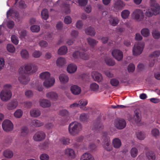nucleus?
I'll return each instance as SVG.
<instances>
[{
  "mask_svg": "<svg viewBox=\"0 0 160 160\" xmlns=\"http://www.w3.org/2000/svg\"><path fill=\"white\" fill-rule=\"evenodd\" d=\"M65 155L71 159H74L76 156V154L74 150L71 148L66 149L64 151Z\"/></svg>",
  "mask_w": 160,
  "mask_h": 160,
  "instance_id": "f8f14e48",
  "label": "nucleus"
},
{
  "mask_svg": "<svg viewBox=\"0 0 160 160\" xmlns=\"http://www.w3.org/2000/svg\"><path fill=\"white\" fill-rule=\"evenodd\" d=\"M20 35V38L21 39L24 38L26 35V32L25 30H22L19 31Z\"/></svg>",
  "mask_w": 160,
  "mask_h": 160,
  "instance_id": "e2e57ef3",
  "label": "nucleus"
},
{
  "mask_svg": "<svg viewBox=\"0 0 160 160\" xmlns=\"http://www.w3.org/2000/svg\"><path fill=\"white\" fill-rule=\"evenodd\" d=\"M102 145L105 149L108 151H111L112 150V148L111 145L110 140L108 136V134L104 133L102 137Z\"/></svg>",
  "mask_w": 160,
  "mask_h": 160,
  "instance_id": "7ed1b4c3",
  "label": "nucleus"
},
{
  "mask_svg": "<svg viewBox=\"0 0 160 160\" xmlns=\"http://www.w3.org/2000/svg\"><path fill=\"white\" fill-rule=\"evenodd\" d=\"M56 63L58 66L62 67L66 63L65 59L63 58L59 57L57 60Z\"/></svg>",
  "mask_w": 160,
  "mask_h": 160,
  "instance_id": "c85d7f7f",
  "label": "nucleus"
},
{
  "mask_svg": "<svg viewBox=\"0 0 160 160\" xmlns=\"http://www.w3.org/2000/svg\"><path fill=\"white\" fill-rule=\"evenodd\" d=\"M122 144L120 140L118 138L113 139L112 141V145L113 147L116 148H119Z\"/></svg>",
  "mask_w": 160,
  "mask_h": 160,
  "instance_id": "4be33fe9",
  "label": "nucleus"
},
{
  "mask_svg": "<svg viewBox=\"0 0 160 160\" xmlns=\"http://www.w3.org/2000/svg\"><path fill=\"white\" fill-rule=\"evenodd\" d=\"M2 126L3 129L6 132L12 130L13 125L12 122L9 120H5L2 123Z\"/></svg>",
  "mask_w": 160,
  "mask_h": 160,
  "instance_id": "1a4fd4ad",
  "label": "nucleus"
},
{
  "mask_svg": "<svg viewBox=\"0 0 160 160\" xmlns=\"http://www.w3.org/2000/svg\"><path fill=\"white\" fill-rule=\"evenodd\" d=\"M130 12L128 10L126 9L123 10L121 13L122 18L124 19L128 18L130 15Z\"/></svg>",
  "mask_w": 160,
  "mask_h": 160,
  "instance_id": "c9c22d12",
  "label": "nucleus"
},
{
  "mask_svg": "<svg viewBox=\"0 0 160 160\" xmlns=\"http://www.w3.org/2000/svg\"><path fill=\"white\" fill-rule=\"evenodd\" d=\"M146 156L149 160H155L156 158L155 155L152 151H149L146 152Z\"/></svg>",
  "mask_w": 160,
  "mask_h": 160,
  "instance_id": "5701e85b",
  "label": "nucleus"
},
{
  "mask_svg": "<svg viewBox=\"0 0 160 160\" xmlns=\"http://www.w3.org/2000/svg\"><path fill=\"white\" fill-rule=\"evenodd\" d=\"M126 124V122L124 120L121 119L115 122V125L118 128L122 129L125 127Z\"/></svg>",
  "mask_w": 160,
  "mask_h": 160,
  "instance_id": "2eb2a0df",
  "label": "nucleus"
},
{
  "mask_svg": "<svg viewBox=\"0 0 160 160\" xmlns=\"http://www.w3.org/2000/svg\"><path fill=\"white\" fill-rule=\"evenodd\" d=\"M73 57L75 58L80 57L85 60H87L89 58L88 55L84 52H82V51H76L74 52L73 54Z\"/></svg>",
  "mask_w": 160,
  "mask_h": 160,
  "instance_id": "9b49d317",
  "label": "nucleus"
},
{
  "mask_svg": "<svg viewBox=\"0 0 160 160\" xmlns=\"http://www.w3.org/2000/svg\"><path fill=\"white\" fill-rule=\"evenodd\" d=\"M4 156L7 158H10L13 156V153L12 150L9 149L5 150L3 152Z\"/></svg>",
  "mask_w": 160,
  "mask_h": 160,
  "instance_id": "7c9ffc66",
  "label": "nucleus"
},
{
  "mask_svg": "<svg viewBox=\"0 0 160 160\" xmlns=\"http://www.w3.org/2000/svg\"><path fill=\"white\" fill-rule=\"evenodd\" d=\"M111 85L114 87H117L119 83V81L116 78H112L110 80Z\"/></svg>",
  "mask_w": 160,
  "mask_h": 160,
  "instance_id": "09e8293b",
  "label": "nucleus"
},
{
  "mask_svg": "<svg viewBox=\"0 0 160 160\" xmlns=\"http://www.w3.org/2000/svg\"><path fill=\"white\" fill-rule=\"evenodd\" d=\"M46 97L52 100H57L58 98V95L57 94L53 92H51L47 93L46 94Z\"/></svg>",
  "mask_w": 160,
  "mask_h": 160,
  "instance_id": "a211bd4d",
  "label": "nucleus"
},
{
  "mask_svg": "<svg viewBox=\"0 0 160 160\" xmlns=\"http://www.w3.org/2000/svg\"><path fill=\"white\" fill-rule=\"evenodd\" d=\"M105 62L106 64L109 66H113L115 64L114 61L110 58H107L105 60Z\"/></svg>",
  "mask_w": 160,
  "mask_h": 160,
  "instance_id": "de8ad7c7",
  "label": "nucleus"
},
{
  "mask_svg": "<svg viewBox=\"0 0 160 160\" xmlns=\"http://www.w3.org/2000/svg\"><path fill=\"white\" fill-rule=\"evenodd\" d=\"M136 135L137 138L140 140H143L145 138L144 134L141 132H137Z\"/></svg>",
  "mask_w": 160,
  "mask_h": 160,
  "instance_id": "3c124183",
  "label": "nucleus"
},
{
  "mask_svg": "<svg viewBox=\"0 0 160 160\" xmlns=\"http://www.w3.org/2000/svg\"><path fill=\"white\" fill-rule=\"evenodd\" d=\"M32 124L34 126L39 127L43 125L44 123L39 120H33L32 121Z\"/></svg>",
  "mask_w": 160,
  "mask_h": 160,
  "instance_id": "4c0bfd02",
  "label": "nucleus"
},
{
  "mask_svg": "<svg viewBox=\"0 0 160 160\" xmlns=\"http://www.w3.org/2000/svg\"><path fill=\"white\" fill-rule=\"evenodd\" d=\"M55 82V78L53 77L50 78L45 80L43 82V85L46 88H49L53 86Z\"/></svg>",
  "mask_w": 160,
  "mask_h": 160,
  "instance_id": "4468645a",
  "label": "nucleus"
},
{
  "mask_svg": "<svg viewBox=\"0 0 160 160\" xmlns=\"http://www.w3.org/2000/svg\"><path fill=\"white\" fill-rule=\"evenodd\" d=\"M5 65L4 59L3 58H0V71L4 68Z\"/></svg>",
  "mask_w": 160,
  "mask_h": 160,
  "instance_id": "338daca9",
  "label": "nucleus"
},
{
  "mask_svg": "<svg viewBox=\"0 0 160 160\" xmlns=\"http://www.w3.org/2000/svg\"><path fill=\"white\" fill-rule=\"evenodd\" d=\"M30 113L31 117H37L40 115L41 112L39 110L34 108L30 110Z\"/></svg>",
  "mask_w": 160,
  "mask_h": 160,
  "instance_id": "c756f323",
  "label": "nucleus"
},
{
  "mask_svg": "<svg viewBox=\"0 0 160 160\" xmlns=\"http://www.w3.org/2000/svg\"><path fill=\"white\" fill-rule=\"evenodd\" d=\"M42 17L43 19H47L48 17V11L47 9H44L41 12Z\"/></svg>",
  "mask_w": 160,
  "mask_h": 160,
  "instance_id": "a19ab883",
  "label": "nucleus"
},
{
  "mask_svg": "<svg viewBox=\"0 0 160 160\" xmlns=\"http://www.w3.org/2000/svg\"><path fill=\"white\" fill-rule=\"evenodd\" d=\"M31 31L33 32H38L40 30V28L38 25H33L31 27Z\"/></svg>",
  "mask_w": 160,
  "mask_h": 160,
  "instance_id": "8fccbe9b",
  "label": "nucleus"
},
{
  "mask_svg": "<svg viewBox=\"0 0 160 160\" xmlns=\"http://www.w3.org/2000/svg\"><path fill=\"white\" fill-rule=\"evenodd\" d=\"M39 77L41 79L44 80H47L50 78H52L50 77V73L47 71L43 72L40 74Z\"/></svg>",
  "mask_w": 160,
  "mask_h": 160,
  "instance_id": "bb28decb",
  "label": "nucleus"
},
{
  "mask_svg": "<svg viewBox=\"0 0 160 160\" xmlns=\"http://www.w3.org/2000/svg\"><path fill=\"white\" fill-rule=\"evenodd\" d=\"M72 19L71 17L69 16H66L64 19V22L66 24H69L72 22Z\"/></svg>",
  "mask_w": 160,
  "mask_h": 160,
  "instance_id": "5fc2aeb1",
  "label": "nucleus"
},
{
  "mask_svg": "<svg viewBox=\"0 0 160 160\" xmlns=\"http://www.w3.org/2000/svg\"><path fill=\"white\" fill-rule=\"evenodd\" d=\"M23 111L20 109L17 110L14 113V116L16 118H19L22 115Z\"/></svg>",
  "mask_w": 160,
  "mask_h": 160,
  "instance_id": "ea45409f",
  "label": "nucleus"
},
{
  "mask_svg": "<svg viewBox=\"0 0 160 160\" xmlns=\"http://www.w3.org/2000/svg\"><path fill=\"white\" fill-rule=\"evenodd\" d=\"M152 134L154 137H157L159 135V132L158 129L154 128L152 130Z\"/></svg>",
  "mask_w": 160,
  "mask_h": 160,
  "instance_id": "4d7b16f0",
  "label": "nucleus"
},
{
  "mask_svg": "<svg viewBox=\"0 0 160 160\" xmlns=\"http://www.w3.org/2000/svg\"><path fill=\"white\" fill-rule=\"evenodd\" d=\"M20 54L21 57L23 59H27L29 58V53L26 49L22 50L21 51Z\"/></svg>",
  "mask_w": 160,
  "mask_h": 160,
  "instance_id": "72a5a7b5",
  "label": "nucleus"
},
{
  "mask_svg": "<svg viewBox=\"0 0 160 160\" xmlns=\"http://www.w3.org/2000/svg\"><path fill=\"white\" fill-rule=\"evenodd\" d=\"M135 69V66L134 64L130 63L128 67V69L129 72H133Z\"/></svg>",
  "mask_w": 160,
  "mask_h": 160,
  "instance_id": "680f3d73",
  "label": "nucleus"
},
{
  "mask_svg": "<svg viewBox=\"0 0 160 160\" xmlns=\"http://www.w3.org/2000/svg\"><path fill=\"white\" fill-rule=\"evenodd\" d=\"M125 5V4L121 0H117L115 2L114 7L116 9H119L123 8Z\"/></svg>",
  "mask_w": 160,
  "mask_h": 160,
  "instance_id": "2f4dec72",
  "label": "nucleus"
},
{
  "mask_svg": "<svg viewBox=\"0 0 160 160\" xmlns=\"http://www.w3.org/2000/svg\"><path fill=\"white\" fill-rule=\"evenodd\" d=\"M24 72L29 74H32L36 72L37 70V67L32 64L28 63L24 66Z\"/></svg>",
  "mask_w": 160,
  "mask_h": 160,
  "instance_id": "0eeeda50",
  "label": "nucleus"
},
{
  "mask_svg": "<svg viewBox=\"0 0 160 160\" xmlns=\"http://www.w3.org/2000/svg\"><path fill=\"white\" fill-rule=\"evenodd\" d=\"M80 160H95V159L91 154L89 153L85 152L81 156Z\"/></svg>",
  "mask_w": 160,
  "mask_h": 160,
  "instance_id": "6ab92c4d",
  "label": "nucleus"
},
{
  "mask_svg": "<svg viewBox=\"0 0 160 160\" xmlns=\"http://www.w3.org/2000/svg\"><path fill=\"white\" fill-rule=\"evenodd\" d=\"M152 35L155 39H158L160 37V33L157 31H154L152 32Z\"/></svg>",
  "mask_w": 160,
  "mask_h": 160,
  "instance_id": "bf43d9fd",
  "label": "nucleus"
},
{
  "mask_svg": "<svg viewBox=\"0 0 160 160\" xmlns=\"http://www.w3.org/2000/svg\"><path fill=\"white\" fill-rule=\"evenodd\" d=\"M18 105L17 100H13L8 103L7 105V109L9 110H12L15 109Z\"/></svg>",
  "mask_w": 160,
  "mask_h": 160,
  "instance_id": "ddd939ff",
  "label": "nucleus"
},
{
  "mask_svg": "<svg viewBox=\"0 0 160 160\" xmlns=\"http://www.w3.org/2000/svg\"><path fill=\"white\" fill-rule=\"evenodd\" d=\"M25 95L26 97L29 98L33 95V93L31 90H27L25 92Z\"/></svg>",
  "mask_w": 160,
  "mask_h": 160,
  "instance_id": "69168bd1",
  "label": "nucleus"
},
{
  "mask_svg": "<svg viewBox=\"0 0 160 160\" xmlns=\"http://www.w3.org/2000/svg\"><path fill=\"white\" fill-rule=\"evenodd\" d=\"M70 90L72 93L75 95L79 94L81 91L80 88L76 85H72L71 87Z\"/></svg>",
  "mask_w": 160,
  "mask_h": 160,
  "instance_id": "f3484780",
  "label": "nucleus"
},
{
  "mask_svg": "<svg viewBox=\"0 0 160 160\" xmlns=\"http://www.w3.org/2000/svg\"><path fill=\"white\" fill-rule=\"evenodd\" d=\"M88 119V116L84 113L81 114L79 117V119L82 122L86 121Z\"/></svg>",
  "mask_w": 160,
  "mask_h": 160,
  "instance_id": "864d4df0",
  "label": "nucleus"
},
{
  "mask_svg": "<svg viewBox=\"0 0 160 160\" xmlns=\"http://www.w3.org/2000/svg\"><path fill=\"white\" fill-rule=\"evenodd\" d=\"M87 41L88 44L92 47H94L98 42L95 40L91 38H88Z\"/></svg>",
  "mask_w": 160,
  "mask_h": 160,
  "instance_id": "e433bc0d",
  "label": "nucleus"
},
{
  "mask_svg": "<svg viewBox=\"0 0 160 160\" xmlns=\"http://www.w3.org/2000/svg\"><path fill=\"white\" fill-rule=\"evenodd\" d=\"M59 113L63 117V118H62V119H64L65 118H67L64 121V123H65L67 122L68 120V116L69 115V113L66 110H63L61 111Z\"/></svg>",
  "mask_w": 160,
  "mask_h": 160,
  "instance_id": "a878e982",
  "label": "nucleus"
},
{
  "mask_svg": "<svg viewBox=\"0 0 160 160\" xmlns=\"http://www.w3.org/2000/svg\"><path fill=\"white\" fill-rule=\"evenodd\" d=\"M138 153V150L135 148H132L130 151V154L132 158L136 157Z\"/></svg>",
  "mask_w": 160,
  "mask_h": 160,
  "instance_id": "79ce46f5",
  "label": "nucleus"
},
{
  "mask_svg": "<svg viewBox=\"0 0 160 160\" xmlns=\"http://www.w3.org/2000/svg\"><path fill=\"white\" fill-rule=\"evenodd\" d=\"M0 97L2 101L6 102L11 98L12 93L10 90H3L0 92Z\"/></svg>",
  "mask_w": 160,
  "mask_h": 160,
  "instance_id": "423d86ee",
  "label": "nucleus"
},
{
  "mask_svg": "<svg viewBox=\"0 0 160 160\" xmlns=\"http://www.w3.org/2000/svg\"><path fill=\"white\" fill-rule=\"evenodd\" d=\"M143 43H138L135 44L132 49V54L134 56H137L141 54L144 48Z\"/></svg>",
  "mask_w": 160,
  "mask_h": 160,
  "instance_id": "39448f33",
  "label": "nucleus"
},
{
  "mask_svg": "<svg viewBox=\"0 0 160 160\" xmlns=\"http://www.w3.org/2000/svg\"><path fill=\"white\" fill-rule=\"evenodd\" d=\"M88 102L87 100L82 99L78 102V105L80 108L86 106L88 104Z\"/></svg>",
  "mask_w": 160,
  "mask_h": 160,
  "instance_id": "a18cd8bd",
  "label": "nucleus"
},
{
  "mask_svg": "<svg viewBox=\"0 0 160 160\" xmlns=\"http://www.w3.org/2000/svg\"><path fill=\"white\" fill-rule=\"evenodd\" d=\"M90 89L92 91L100 92L102 90L99 88V85L96 83H91L90 85Z\"/></svg>",
  "mask_w": 160,
  "mask_h": 160,
  "instance_id": "aec40b11",
  "label": "nucleus"
},
{
  "mask_svg": "<svg viewBox=\"0 0 160 160\" xmlns=\"http://www.w3.org/2000/svg\"><path fill=\"white\" fill-rule=\"evenodd\" d=\"M61 141L64 144L68 145L70 143V139L68 138H62Z\"/></svg>",
  "mask_w": 160,
  "mask_h": 160,
  "instance_id": "052dcab7",
  "label": "nucleus"
},
{
  "mask_svg": "<svg viewBox=\"0 0 160 160\" xmlns=\"http://www.w3.org/2000/svg\"><path fill=\"white\" fill-rule=\"evenodd\" d=\"M160 12V6L157 3H154L153 5H151L150 8L147 9L145 14L146 17H150L153 15H156Z\"/></svg>",
  "mask_w": 160,
  "mask_h": 160,
  "instance_id": "f03ea898",
  "label": "nucleus"
},
{
  "mask_svg": "<svg viewBox=\"0 0 160 160\" xmlns=\"http://www.w3.org/2000/svg\"><path fill=\"white\" fill-rule=\"evenodd\" d=\"M77 68V67L75 65L71 64L68 65L67 71L69 73H73L76 71Z\"/></svg>",
  "mask_w": 160,
  "mask_h": 160,
  "instance_id": "cd10ccee",
  "label": "nucleus"
},
{
  "mask_svg": "<svg viewBox=\"0 0 160 160\" xmlns=\"http://www.w3.org/2000/svg\"><path fill=\"white\" fill-rule=\"evenodd\" d=\"M11 41L15 45H17L18 43L19 40L18 37L15 35H12L11 38Z\"/></svg>",
  "mask_w": 160,
  "mask_h": 160,
  "instance_id": "603ef678",
  "label": "nucleus"
},
{
  "mask_svg": "<svg viewBox=\"0 0 160 160\" xmlns=\"http://www.w3.org/2000/svg\"><path fill=\"white\" fill-rule=\"evenodd\" d=\"M109 21L110 24L115 26L118 23L119 20L117 17L110 16L109 18Z\"/></svg>",
  "mask_w": 160,
  "mask_h": 160,
  "instance_id": "412c9836",
  "label": "nucleus"
},
{
  "mask_svg": "<svg viewBox=\"0 0 160 160\" xmlns=\"http://www.w3.org/2000/svg\"><path fill=\"white\" fill-rule=\"evenodd\" d=\"M142 35L144 37H147L149 36L150 33L149 29L147 28L142 29L141 31Z\"/></svg>",
  "mask_w": 160,
  "mask_h": 160,
  "instance_id": "c03bdc74",
  "label": "nucleus"
},
{
  "mask_svg": "<svg viewBox=\"0 0 160 160\" xmlns=\"http://www.w3.org/2000/svg\"><path fill=\"white\" fill-rule=\"evenodd\" d=\"M21 135L25 136L26 135L28 132V130L26 127H22L20 130Z\"/></svg>",
  "mask_w": 160,
  "mask_h": 160,
  "instance_id": "49530a36",
  "label": "nucleus"
},
{
  "mask_svg": "<svg viewBox=\"0 0 160 160\" xmlns=\"http://www.w3.org/2000/svg\"><path fill=\"white\" fill-rule=\"evenodd\" d=\"M92 76L94 80L100 82L102 80V75L98 72L94 71L92 73Z\"/></svg>",
  "mask_w": 160,
  "mask_h": 160,
  "instance_id": "dca6fc26",
  "label": "nucleus"
},
{
  "mask_svg": "<svg viewBox=\"0 0 160 160\" xmlns=\"http://www.w3.org/2000/svg\"><path fill=\"white\" fill-rule=\"evenodd\" d=\"M7 50L10 52L13 53L15 51V48L11 44H8L7 46Z\"/></svg>",
  "mask_w": 160,
  "mask_h": 160,
  "instance_id": "37998d69",
  "label": "nucleus"
},
{
  "mask_svg": "<svg viewBox=\"0 0 160 160\" xmlns=\"http://www.w3.org/2000/svg\"><path fill=\"white\" fill-rule=\"evenodd\" d=\"M49 156L46 154H42L40 156L41 160H48Z\"/></svg>",
  "mask_w": 160,
  "mask_h": 160,
  "instance_id": "0e129e2a",
  "label": "nucleus"
},
{
  "mask_svg": "<svg viewBox=\"0 0 160 160\" xmlns=\"http://www.w3.org/2000/svg\"><path fill=\"white\" fill-rule=\"evenodd\" d=\"M134 119L136 123L139 122L141 121V117L139 116L138 112H136L135 113L134 116Z\"/></svg>",
  "mask_w": 160,
  "mask_h": 160,
  "instance_id": "13d9d810",
  "label": "nucleus"
},
{
  "mask_svg": "<svg viewBox=\"0 0 160 160\" xmlns=\"http://www.w3.org/2000/svg\"><path fill=\"white\" fill-rule=\"evenodd\" d=\"M18 80L21 83L26 84L29 81V79L28 77L21 75L18 77Z\"/></svg>",
  "mask_w": 160,
  "mask_h": 160,
  "instance_id": "473e14b6",
  "label": "nucleus"
},
{
  "mask_svg": "<svg viewBox=\"0 0 160 160\" xmlns=\"http://www.w3.org/2000/svg\"><path fill=\"white\" fill-rule=\"evenodd\" d=\"M131 15L132 18L138 21H141L144 18V14L142 10L138 8L135 9Z\"/></svg>",
  "mask_w": 160,
  "mask_h": 160,
  "instance_id": "20e7f679",
  "label": "nucleus"
},
{
  "mask_svg": "<svg viewBox=\"0 0 160 160\" xmlns=\"http://www.w3.org/2000/svg\"><path fill=\"white\" fill-rule=\"evenodd\" d=\"M112 54L113 58L118 61L122 60L123 58V54L121 50L115 49L113 50Z\"/></svg>",
  "mask_w": 160,
  "mask_h": 160,
  "instance_id": "9d476101",
  "label": "nucleus"
},
{
  "mask_svg": "<svg viewBox=\"0 0 160 160\" xmlns=\"http://www.w3.org/2000/svg\"><path fill=\"white\" fill-rule=\"evenodd\" d=\"M68 50V48L66 46H62L58 49V53L61 55H65L67 53Z\"/></svg>",
  "mask_w": 160,
  "mask_h": 160,
  "instance_id": "f704fd0d",
  "label": "nucleus"
},
{
  "mask_svg": "<svg viewBox=\"0 0 160 160\" xmlns=\"http://www.w3.org/2000/svg\"><path fill=\"white\" fill-rule=\"evenodd\" d=\"M45 133L42 131H39L33 135V139L36 142H40L44 140L46 138Z\"/></svg>",
  "mask_w": 160,
  "mask_h": 160,
  "instance_id": "6e6552de",
  "label": "nucleus"
},
{
  "mask_svg": "<svg viewBox=\"0 0 160 160\" xmlns=\"http://www.w3.org/2000/svg\"><path fill=\"white\" fill-rule=\"evenodd\" d=\"M42 53L39 51H35L32 54V56L35 58H38L42 55Z\"/></svg>",
  "mask_w": 160,
  "mask_h": 160,
  "instance_id": "6e6d98bb",
  "label": "nucleus"
},
{
  "mask_svg": "<svg viewBox=\"0 0 160 160\" xmlns=\"http://www.w3.org/2000/svg\"><path fill=\"white\" fill-rule=\"evenodd\" d=\"M59 78L61 82L63 84L67 83L69 80L68 77L64 74H61L59 77Z\"/></svg>",
  "mask_w": 160,
  "mask_h": 160,
  "instance_id": "393cba45",
  "label": "nucleus"
},
{
  "mask_svg": "<svg viewBox=\"0 0 160 160\" xmlns=\"http://www.w3.org/2000/svg\"><path fill=\"white\" fill-rule=\"evenodd\" d=\"M82 128V126L80 123L76 122H73L68 126L69 132L71 135L74 136L79 133Z\"/></svg>",
  "mask_w": 160,
  "mask_h": 160,
  "instance_id": "f257e3e1",
  "label": "nucleus"
},
{
  "mask_svg": "<svg viewBox=\"0 0 160 160\" xmlns=\"http://www.w3.org/2000/svg\"><path fill=\"white\" fill-rule=\"evenodd\" d=\"M39 103L40 105L43 108H48L51 106L50 102L46 99H42L40 100Z\"/></svg>",
  "mask_w": 160,
  "mask_h": 160,
  "instance_id": "b1692460",
  "label": "nucleus"
},
{
  "mask_svg": "<svg viewBox=\"0 0 160 160\" xmlns=\"http://www.w3.org/2000/svg\"><path fill=\"white\" fill-rule=\"evenodd\" d=\"M86 33L91 36L94 35L95 32L93 28L89 27L88 28L85 30Z\"/></svg>",
  "mask_w": 160,
  "mask_h": 160,
  "instance_id": "58836bf2",
  "label": "nucleus"
},
{
  "mask_svg": "<svg viewBox=\"0 0 160 160\" xmlns=\"http://www.w3.org/2000/svg\"><path fill=\"white\" fill-rule=\"evenodd\" d=\"M39 44L41 47H44L47 46L48 43L45 41H41L39 42Z\"/></svg>",
  "mask_w": 160,
  "mask_h": 160,
  "instance_id": "774afa93",
  "label": "nucleus"
}]
</instances>
